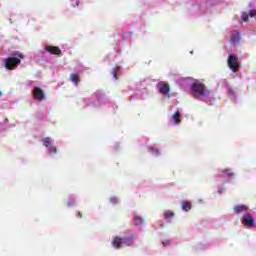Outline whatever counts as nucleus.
Returning a JSON list of instances; mask_svg holds the SVG:
<instances>
[{
	"mask_svg": "<svg viewBox=\"0 0 256 256\" xmlns=\"http://www.w3.org/2000/svg\"><path fill=\"white\" fill-rule=\"evenodd\" d=\"M24 57L25 56L19 52L14 53L13 57H9L4 60L5 68L8 69V71H12V69L17 67V65H21V59H24Z\"/></svg>",
	"mask_w": 256,
	"mask_h": 256,
	"instance_id": "1",
	"label": "nucleus"
},
{
	"mask_svg": "<svg viewBox=\"0 0 256 256\" xmlns=\"http://www.w3.org/2000/svg\"><path fill=\"white\" fill-rule=\"evenodd\" d=\"M191 91L198 97H209L211 93L213 95V91H207V86L199 81H196L192 84Z\"/></svg>",
	"mask_w": 256,
	"mask_h": 256,
	"instance_id": "2",
	"label": "nucleus"
},
{
	"mask_svg": "<svg viewBox=\"0 0 256 256\" xmlns=\"http://www.w3.org/2000/svg\"><path fill=\"white\" fill-rule=\"evenodd\" d=\"M228 67L231 69L232 73H237L239 71V58L230 54L228 56Z\"/></svg>",
	"mask_w": 256,
	"mask_h": 256,
	"instance_id": "3",
	"label": "nucleus"
},
{
	"mask_svg": "<svg viewBox=\"0 0 256 256\" xmlns=\"http://www.w3.org/2000/svg\"><path fill=\"white\" fill-rule=\"evenodd\" d=\"M242 225L245 227H255V219L251 214H245L242 218Z\"/></svg>",
	"mask_w": 256,
	"mask_h": 256,
	"instance_id": "4",
	"label": "nucleus"
},
{
	"mask_svg": "<svg viewBox=\"0 0 256 256\" xmlns=\"http://www.w3.org/2000/svg\"><path fill=\"white\" fill-rule=\"evenodd\" d=\"M43 145L47 147L49 153H54V155L57 154V147L53 146L51 138L45 137L43 139Z\"/></svg>",
	"mask_w": 256,
	"mask_h": 256,
	"instance_id": "5",
	"label": "nucleus"
},
{
	"mask_svg": "<svg viewBox=\"0 0 256 256\" xmlns=\"http://www.w3.org/2000/svg\"><path fill=\"white\" fill-rule=\"evenodd\" d=\"M158 89L162 95H167V93L171 91V86H169V83L167 82H159Z\"/></svg>",
	"mask_w": 256,
	"mask_h": 256,
	"instance_id": "6",
	"label": "nucleus"
},
{
	"mask_svg": "<svg viewBox=\"0 0 256 256\" xmlns=\"http://www.w3.org/2000/svg\"><path fill=\"white\" fill-rule=\"evenodd\" d=\"M45 51H47V53H50V55H61V48H59L58 46H51V45H47L45 47Z\"/></svg>",
	"mask_w": 256,
	"mask_h": 256,
	"instance_id": "7",
	"label": "nucleus"
},
{
	"mask_svg": "<svg viewBox=\"0 0 256 256\" xmlns=\"http://www.w3.org/2000/svg\"><path fill=\"white\" fill-rule=\"evenodd\" d=\"M33 93H34V98L37 101H43V99H45V92H43L41 88L39 87L34 88Z\"/></svg>",
	"mask_w": 256,
	"mask_h": 256,
	"instance_id": "8",
	"label": "nucleus"
},
{
	"mask_svg": "<svg viewBox=\"0 0 256 256\" xmlns=\"http://www.w3.org/2000/svg\"><path fill=\"white\" fill-rule=\"evenodd\" d=\"M249 17H256V10H250L248 13L243 12L241 15V19L244 21V23L249 21Z\"/></svg>",
	"mask_w": 256,
	"mask_h": 256,
	"instance_id": "9",
	"label": "nucleus"
},
{
	"mask_svg": "<svg viewBox=\"0 0 256 256\" xmlns=\"http://www.w3.org/2000/svg\"><path fill=\"white\" fill-rule=\"evenodd\" d=\"M112 245L115 249H121V245H123V238L116 236L112 240Z\"/></svg>",
	"mask_w": 256,
	"mask_h": 256,
	"instance_id": "10",
	"label": "nucleus"
},
{
	"mask_svg": "<svg viewBox=\"0 0 256 256\" xmlns=\"http://www.w3.org/2000/svg\"><path fill=\"white\" fill-rule=\"evenodd\" d=\"M249 210V207L247 205H238L234 207V212L239 215V213H245Z\"/></svg>",
	"mask_w": 256,
	"mask_h": 256,
	"instance_id": "11",
	"label": "nucleus"
},
{
	"mask_svg": "<svg viewBox=\"0 0 256 256\" xmlns=\"http://www.w3.org/2000/svg\"><path fill=\"white\" fill-rule=\"evenodd\" d=\"M123 245H126L127 247H131L133 243L135 242V236L131 235L129 237L122 238Z\"/></svg>",
	"mask_w": 256,
	"mask_h": 256,
	"instance_id": "12",
	"label": "nucleus"
},
{
	"mask_svg": "<svg viewBox=\"0 0 256 256\" xmlns=\"http://www.w3.org/2000/svg\"><path fill=\"white\" fill-rule=\"evenodd\" d=\"M172 121L175 125H179V123H181V112L176 111L172 116Z\"/></svg>",
	"mask_w": 256,
	"mask_h": 256,
	"instance_id": "13",
	"label": "nucleus"
},
{
	"mask_svg": "<svg viewBox=\"0 0 256 256\" xmlns=\"http://www.w3.org/2000/svg\"><path fill=\"white\" fill-rule=\"evenodd\" d=\"M70 81H72V83H75V85H78L81 82V78L78 74H70Z\"/></svg>",
	"mask_w": 256,
	"mask_h": 256,
	"instance_id": "14",
	"label": "nucleus"
},
{
	"mask_svg": "<svg viewBox=\"0 0 256 256\" xmlns=\"http://www.w3.org/2000/svg\"><path fill=\"white\" fill-rule=\"evenodd\" d=\"M240 40H241V34L239 33L233 34L230 38V42L232 43H239Z\"/></svg>",
	"mask_w": 256,
	"mask_h": 256,
	"instance_id": "15",
	"label": "nucleus"
},
{
	"mask_svg": "<svg viewBox=\"0 0 256 256\" xmlns=\"http://www.w3.org/2000/svg\"><path fill=\"white\" fill-rule=\"evenodd\" d=\"M134 223H135V225H143V223H145V221L143 220V217L136 215L134 217Z\"/></svg>",
	"mask_w": 256,
	"mask_h": 256,
	"instance_id": "16",
	"label": "nucleus"
},
{
	"mask_svg": "<svg viewBox=\"0 0 256 256\" xmlns=\"http://www.w3.org/2000/svg\"><path fill=\"white\" fill-rule=\"evenodd\" d=\"M164 215L167 221H171V219H173V217L175 216V214L171 210L165 211Z\"/></svg>",
	"mask_w": 256,
	"mask_h": 256,
	"instance_id": "17",
	"label": "nucleus"
},
{
	"mask_svg": "<svg viewBox=\"0 0 256 256\" xmlns=\"http://www.w3.org/2000/svg\"><path fill=\"white\" fill-rule=\"evenodd\" d=\"M182 209L183 211H191V202H182Z\"/></svg>",
	"mask_w": 256,
	"mask_h": 256,
	"instance_id": "18",
	"label": "nucleus"
},
{
	"mask_svg": "<svg viewBox=\"0 0 256 256\" xmlns=\"http://www.w3.org/2000/svg\"><path fill=\"white\" fill-rule=\"evenodd\" d=\"M222 173H225L228 177H233V172L229 169L223 170Z\"/></svg>",
	"mask_w": 256,
	"mask_h": 256,
	"instance_id": "19",
	"label": "nucleus"
},
{
	"mask_svg": "<svg viewBox=\"0 0 256 256\" xmlns=\"http://www.w3.org/2000/svg\"><path fill=\"white\" fill-rule=\"evenodd\" d=\"M68 207H72V205H75V200H69L67 202Z\"/></svg>",
	"mask_w": 256,
	"mask_h": 256,
	"instance_id": "20",
	"label": "nucleus"
},
{
	"mask_svg": "<svg viewBox=\"0 0 256 256\" xmlns=\"http://www.w3.org/2000/svg\"><path fill=\"white\" fill-rule=\"evenodd\" d=\"M78 217H79V219H82L83 218V213L78 212Z\"/></svg>",
	"mask_w": 256,
	"mask_h": 256,
	"instance_id": "21",
	"label": "nucleus"
},
{
	"mask_svg": "<svg viewBox=\"0 0 256 256\" xmlns=\"http://www.w3.org/2000/svg\"><path fill=\"white\" fill-rule=\"evenodd\" d=\"M162 245H163L164 247H165L166 245H169V241H166V242L163 241V242H162Z\"/></svg>",
	"mask_w": 256,
	"mask_h": 256,
	"instance_id": "22",
	"label": "nucleus"
},
{
	"mask_svg": "<svg viewBox=\"0 0 256 256\" xmlns=\"http://www.w3.org/2000/svg\"><path fill=\"white\" fill-rule=\"evenodd\" d=\"M113 77L117 78V70L113 71Z\"/></svg>",
	"mask_w": 256,
	"mask_h": 256,
	"instance_id": "23",
	"label": "nucleus"
},
{
	"mask_svg": "<svg viewBox=\"0 0 256 256\" xmlns=\"http://www.w3.org/2000/svg\"><path fill=\"white\" fill-rule=\"evenodd\" d=\"M1 95H3V92L0 91V97H1Z\"/></svg>",
	"mask_w": 256,
	"mask_h": 256,
	"instance_id": "24",
	"label": "nucleus"
},
{
	"mask_svg": "<svg viewBox=\"0 0 256 256\" xmlns=\"http://www.w3.org/2000/svg\"><path fill=\"white\" fill-rule=\"evenodd\" d=\"M133 99V96H130V100H132Z\"/></svg>",
	"mask_w": 256,
	"mask_h": 256,
	"instance_id": "25",
	"label": "nucleus"
}]
</instances>
